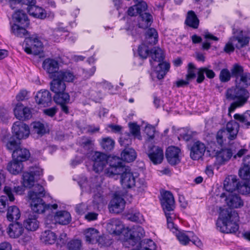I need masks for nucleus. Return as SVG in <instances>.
I'll list each match as a JSON object with an SVG mask.
<instances>
[{
	"label": "nucleus",
	"mask_w": 250,
	"mask_h": 250,
	"mask_svg": "<svg viewBox=\"0 0 250 250\" xmlns=\"http://www.w3.org/2000/svg\"><path fill=\"white\" fill-rule=\"evenodd\" d=\"M106 228L110 233L119 235L122 232L123 226L119 219L113 218L107 223Z\"/></svg>",
	"instance_id": "bb28decb"
},
{
	"label": "nucleus",
	"mask_w": 250,
	"mask_h": 250,
	"mask_svg": "<svg viewBox=\"0 0 250 250\" xmlns=\"http://www.w3.org/2000/svg\"><path fill=\"white\" fill-rule=\"evenodd\" d=\"M24 230L23 226L19 222L10 224L6 229L7 233L12 238H19L23 233Z\"/></svg>",
	"instance_id": "aec40b11"
},
{
	"label": "nucleus",
	"mask_w": 250,
	"mask_h": 250,
	"mask_svg": "<svg viewBox=\"0 0 250 250\" xmlns=\"http://www.w3.org/2000/svg\"><path fill=\"white\" fill-rule=\"evenodd\" d=\"M21 217V212L19 208L12 206L8 208L6 214L7 219L10 221L18 220Z\"/></svg>",
	"instance_id": "4c0bfd02"
},
{
	"label": "nucleus",
	"mask_w": 250,
	"mask_h": 250,
	"mask_svg": "<svg viewBox=\"0 0 250 250\" xmlns=\"http://www.w3.org/2000/svg\"><path fill=\"white\" fill-rule=\"evenodd\" d=\"M192 232H188L187 233L184 232H179L176 236L180 243L183 245H187L190 240Z\"/></svg>",
	"instance_id": "3c124183"
},
{
	"label": "nucleus",
	"mask_w": 250,
	"mask_h": 250,
	"mask_svg": "<svg viewBox=\"0 0 250 250\" xmlns=\"http://www.w3.org/2000/svg\"><path fill=\"white\" fill-rule=\"evenodd\" d=\"M228 206L232 208H238L243 206V202L241 198L236 194L229 193L226 198Z\"/></svg>",
	"instance_id": "c756f323"
},
{
	"label": "nucleus",
	"mask_w": 250,
	"mask_h": 250,
	"mask_svg": "<svg viewBox=\"0 0 250 250\" xmlns=\"http://www.w3.org/2000/svg\"><path fill=\"white\" fill-rule=\"evenodd\" d=\"M54 218L56 223L62 225H66L71 221L70 214L64 210L57 211Z\"/></svg>",
	"instance_id": "c85d7f7f"
},
{
	"label": "nucleus",
	"mask_w": 250,
	"mask_h": 250,
	"mask_svg": "<svg viewBox=\"0 0 250 250\" xmlns=\"http://www.w3.org/2000/svg\"><path fill=\"white\" fill-rule=\"evenodd\" d=\"M13 18L18 22L21 24L28 21L26 14L21 10H19L13 15Z\"/></svg>",
	"instance_id": "8fccbe9b"
},
{
	"label": "nucleus",
	"mask_w": 250,
	"mask_h": 250,
	"mask_svg": "<svg viewBox=\"0 0 250 250\" xmlns=\"http://www.w3.org/2000/svg\"><path fill=\"white\" fill-rule=\"evenodd\" d=\"M165 215L167 219V228L173 233H176L178 231V228L176 226L174 225L172 221V217H171L170 213H166Z\"/></svg>",
	"instance_id": "680f3d73"
},
{
	"label": "nucleus",
	"mask_w": 250,
	"mask_h": 250,
	"mask_svg": "<svg viewBox=\"0 0 250 250\" xmlns=\"http://www.w3.org/2000/svg\"><path fill=\"white\" fill-rule=\"evenodd\" d=\"M42 67L49 74L50 78H52L59 72V62L55 59L47 58L43 62Z\"/></svg>",
	"instance_id": "dca6fc26"
},
{
	"label": "nucleus",
	"mask_w": 250,
	"mask_h": 250,
	"mask_svg": "<svg viewBox=\"0 0 250 250\" xmlns=\"http://www.w3.org/2000/svg\"><path fill=\"white\" fill-rule=\"evenodd\" d=\"M35 100L38 104L43 107L49 106L52 103L51 94L47 90H41L37 93Z\"/></svg>",
	"instance_id": "2eb2a0df"
},
{
	"label": "nucleus",
	"mask_w": 250,
	"mask_h": 250,
	"mask_svg": "<svg viewBox=\"0 0 250 250\" xmlns=\"http://www.w3.org/2000/svg\"><path fill=\"white\" fill-rule=\"evenodd\" d=\"M55 75L64 83H72L76 79L73 71L70 69L61 70Z\"/></svg>",
	"instance_id": "473e14b6"
},
{
	"label": "nucleus",
	"mask_w": 250,
	"mask_h": 250,
	"mask_svg": "<svg viewBox=\"0 0 250 250\" xmlns=\"http://www.w3.org/2000/svg\"><path fill=\"white\" fill-rule=\"evenodd\" d=\"M24 43V49L27 54L38 55L42 52V43L37 38H26Z\"/></svg>",
	"instance_id": "423d86ee"
},
{
	"label": "nucleus",
	"mask_w": 250,
	"mask_h": 250,
	"mask_svg": "<svg viewBox=\"0 0 250 250\" xmlns=\"http://www.w3.org/2000/svg\"><path fill=\"white\" fill-rule=\"evenodd\" d=\"M81 246V241L78 239L71 240L66 246L68 250H80Z\"/></svg>",
	"instance_id": "13d9d810"
},
{
	"label": "nucleus",
	"mask_w": 250,
	"mask_h": 250,
	"mask_svg": "<svg viewBox=\"0 0 250 250\" xmlns=\"http://www.w3.org/2000/svg\"><path fill=\"white\" fill-rule=\"evenodd\" d=\"M135 175L131 171L128 167H126L125 169L121 176V183L124 188H131L135 186L136 178Z\"/></svg>",
	"instance_id": "9d476101"
},
{
	"label": "nucleus",
	"mask_w": 250,
	"mask_h": 250,
	"mask_svg": "<svg viewBox=\"0 0 250 250\" xmlns=\"http://www.w3.org/2000/svg\"><path fill=\"white\" fill-rule=\"evenodd\" d=\"M11 31L16 36L20 38L25 37L26 38L28 35L27 31L25 28L16 24L11 26Z\"/></svg>",
	"instance_id": "c03bdc74"
},
{
	"label": "nucleus",
	"mask_w": 250,
	"mask_h": 250,
	"mask_svg": "<svg viewBox=\"0 0 250 250\" xmlns=\"http://www.w3.org/2000/svg\"><path fill=\"white\" fill-rule=\"evenodd\" d=\"M235 84L238 86H241L246 89L250 85V73L244 72L240 77L235 80Z\"/></svg>",
	"instance_id": "58836bf2"
},
{
	"label": "nucleus",
	"mask_w": 250,
	"mask_h": 250,
	"mask_svg": "<svg viewBox=\"0 0 250 250\" xmlns=\"http://www.w3.org/2000/svg\"><path fill=\"white\" fill-rule=\"evenodd\" d=\"M45 195L43 187L39 184L35 185L33 190L28 192L31 209L34 213H42L50 208V204H46L42 198Z\"/></svg>",
	"instance_id": "20e7f679"
},
{
	"label": "nucleus",
	"mask_w": 250,
	"mask_h": 250,
	"mask_svg": "<svg viewBox=\"0 0 250 250\" xmlns=\"http://www.w3.org/2000/svg\"><path fill=\"white\" fill-rule=\"evenodd\" d=\"M149 50L148 47L145 45H142L138 47V54L139 56L143 59H146L148 55Z\"/></svg>",
	"instance_id": "e2e57ef3"
},
{
	"label": "nucleus",
	"mask_w": 250,
	"mask_h": 250,
	"mask_svg": "<svg viewBox=\"0 0 250 250\" xmlns=\"http://www.w3.org/2000/svg\"><path fill=\"white\" fill-rule=\"evenodd\" d=\"M127 217L131 221L140 222L142 218V215L139 212L136 211L133 213L128 214Z\"/></svg>",
	"instance_id": "0e129e2a"
},
{
	"label": "nucleus",
	"mask_w": 250,
	"mask_h": 250,
	"mask_svg": "<svg viewBox=\"0 0 250 250\" xmlns=\"http://www.w3.org/2000/svg\"><path fill=\"white\" fill-rule=\"evenodd\" d=\"M206 146L204 143L197 141L195 142L190 148V156L193 160H198L204 154Z\"/></svg>",
	"instance_id": "6ab92c4d"
},
{
	"label": "nucleus",
	"mask_w": 250,
	"mask_h": 250,
	"mask_svg": "<svg viewBox=\"0 0 250 250\" xmlns=\"http://www.w3.org/2000/svg\"><path fill=\"white\" fill-rule=\"evenodd\" d=\"M12 135L17 140L27 138L30 134V128L27 125L21 121L15 122L12 126Z\"/></svg>",
	"instance_id": "0eeeda50"
},
{
	"label": "nucleus",
	"mask_w": 250,
	"mask_h": 250,
	"mask_svg": "<svg viewBox=\"0 0 250 250\" xmlns=\"http://www.w3.org/2000/svg\"><path fill=\"white\" fill-rule=\"evenodd\" d=\"M12 155L13 159L24 162L30 157V153L27 149L20 146L13 151Z\"/></svg>",
	"instance_id": "cd10ccee"
},
{
	"label": "nucleus",
	"mask_w": 250,
	"mask_h": 250,
	"mask_svg": "<svg viewBox=\"0 0 250 250\" xmlns=\"http://www.w3.org/2000/svg\"><path fill=\"white\" fill-rule=\"evenodd\" d=\"M185 24L193 29L198 28L199 25V20L193 11L190 10L188 12Z\"/></svg>",
	"instance_id": "2f4dec72"
},
{
	"label": "nucleus",
	"mask_w": 250,
	"mask_h": 250,
	"mask_svg": "<svg viewBox=\"0 0 250 250\" xmlns=\"http://www.w3.org/2000/svg\"><path fill=\"white\" fill-rule=\"evenodd\" d=\"M239 175L244 180L250 179V167L244 166L239 169Z\"/></svg>",
	"instance_id": "052dcab7"
},
{
	"label": "nucleus",
	"mask_w": 250,
	"mask_h": 250,
	"mask_svg": "<svg viewBox=\"0 0 250 250\" xmlns=\"http://www.w3.org/2000/svg\"><path fill=\"white\" fill-rule=\"evenodd\" d=\"M232 155L233 153L231 149L222 148L215 153L217 162L220 165H224L230 160Z\"/></svg>",
	"instance_id": "5701e85b"
},
{
	"label": "nucleus",
	"mask_w": 250,
	"mask_h": 250,
	"mask_svg": "<svg viewBox=\"0 0 250 250\" xmlns=\"http://www.w3.org/2000/svg\"><path fill=\"white\" fill-rule=\"evenodd\" d=\"M22 162L13 159L7 165V170L12 174L17 175L21 172L23 169Z\"/></svg>",
	"instance_id": "72a5a7b5"
},
{
	"label": "nucleus",
	"mask_w": 250,
	"mask_h": 250,
	"mask_svg": "<svg viewBox=\"0 0 250 250\" xmlns=\"http://www.w3.org/2000/svg\"><path fill=\"white\" fill-rule=\"evenodd\" d=\"M125 201L124 199L115 194L114 197L110 202V208L113 212L119 213L122 212L125 207Z\"/></svg>",
	"instance_id": "b1692460"
},
{
	"label": "nucleus",
	"mask_w": 250,
	"mask_h": 250,
	"mask_svg": "<svg viewBox=\"0 0 250 250\" xmlns=\"http://www.w3.org/2000/svg\"><path fill=\"white\" fill-rule=\"evenodd\" d=\"M100 145L105 151H111L114 147L115 142L111 138L105 137L102 139Z\"/></svg>",
	"instance_id": "a18cd8bd"
},
{
	"label": "nucleus",
	"mask_w": 250,
	"mask_h": 250,
	"mask_svg": "<svg viewBox=\"0 0 250 250\" xmlns=\"http://www.w3.org/2000/svg\"><path fill=\"white\" fill-rule=\"evenodd\" d=\"M239 130V124L235 120L229 122L225 127L220 129L216 135L217 143L221 146L230 144L236 139Z\"/></svg>",
	"instance_id": "39448f33"
},
{
	"label": "nucleus",
	"mask_w": 250,
	"mask_h": 250,
	"mask_svg": "<svg viewBox=\"0 0 250 250\" xmlns=\"http://www.w3.org/2000/svg\"><path fill=\"white\" fill-rule=\"evenodd\" d=\"M195 68V66L192 63L190 62L188 64V73L186 75V78L189 82L193 80L196 77Z\"/></svg>",
	"instance_id": "bf43d9fd"
},
{
	"label": "nucleus",
	"mask_w": 250,
	"mask_h": 250,
	"mask_svg": "<svg viewBox=\"0 0 250 250\" xmlns=\"http://www.w3.org/2000/svg\"><path fill=\"white\" fill-rule=\"evenodd\" d=\"M238 184L239 182H237L236 178H232L231 180H229V182L225 180L224 186L227 191L229 192H232L237 190Z\"/></svg>",
	"instance_id": "49530a36"
},
{
	"label": "nucleus",
	"mask_w": 250,
	"mask_h": 250,
	"mask_svg": "<svg viewBox=\"0 0 250 250\" xmlns=\"http://www.w3.org/2000/svg\"><path fill=\"white\" fill-rule=\"evenodd\" d=\"M38 215L32 212L23 221L24 227L28 231L36 230L39 227V222L37 220Z\"/></svg>",
	"instance_id": "412c9836"
},
{
	"label": "nucleus",
	"mask_w": 250,
	"mask_h": 250,
	"mask_svg": "<svg viewBox=\"0 0 250 250\" xmlns=\"http://www.w3.org/2000/svg\"><path fill=\"white\" fill-rule=\"evenodd\" d=\"M47 129L44 125L40 122H36L33 124V131L35 133L42 136L47 132Z\"/></svg>",
	"instance_id": "09e8293b"
},
{
	"label": "nucleus",
	"mask_w": 250,
	"mask_h": 250,
	"mask_svg": "<svg viewBox=\"0 0 250 250\" xmlns=\"http://www.w3.org/2000/svg\"><path fill=\"white\" fill-rule=\"evenodd\" d=\"M91 160L93 162V170L96 173L103 171L107 163L108 157L105 154L99 151L92 153Z\"/></svg>",
	"instance_id": "6e6552de"
},
{
	"label": "nucleus",
	"mask_w": 250,
	"mask_h": 250,
	"mask_svg": "<svg viewBox=\"0 0 250 250\" xmlns=\"http://www.w3.org/2000/svg\"><path fill=\"white\" fill-rule=\"evenodd\" d=\"M67 241V235L66 233H61L57 241V245L58 247L60 246V248L62 247L66 244Z\"/></svg>",
	"instance_id": "69168bd1"
},
{
	"label": "nucleus",
	"mask_w": 250,
	"mask_h": 250,
	"mask_svg": "<svg viewBox=\"0 0 250 250\" xmlns=\"http://www.w3.org/2000/svg\"><path fill=\"white\" fill-rule=\"evenodd\" d=\"M235 120L239 122L242 127L248 128L250 126V110H247L243 114H235L233 116Z\"/></svg>",
	"instance_id": "7c9ffc66"
},
{
	"label": "nucleus",
	"mask_w": 250,
	"mask_h": 250,
	"mask_svg": "<svg viewBox=\"0 0 250 250\" xmlns=\"http://www.w3.org/2000/svg\"><path fill=\"white\" fill-rule=\"evenodd\" d=\"M84 235L85 241L88 244H94L96 243L100 244L101 240L103 237L100 235L99 231L94 228H89L84 231Z\"/></svg>",
	"instance_id": "a211bd4d"
},
{
	"label": "nucleus",
	"mask_w": 250,
	"mask_h": 250,
	"mask_svg": "<svg viewBox=\"0 0 250 250\" xmlns=\"http://www.w3.org/2000/svg\"><path fill=\"white\" fill-rule=\"evenodd\" d=\"M128 233H129V237L127 239V242L132 246H134L139 242L141 238L145 235L144 229L141 226L134 227L132 230L128 231Z\"/></svg>",
	"instance_id": "4468645a"
},
{
	"label": "nucleus",
	"mask_w": 250,
	"mask_h": 250,
	"mask_svg": "<svg viewBox=\"0 0 250 250\" xmlns=\"http://www.w3.org/2000/svg\"><path fill=\"white\" fill-rule=\"evenodd\" d=\"M52 81L50 82V90L55 94L64 92L66 89V84L64 82L55 75L52 78Z\"/></svg>",
	"instance_id": "a878e982"
},
{
	"label": "nucleus",
	"mask_w": 250,
	"mask_h": 250,
	"mask_svg": "<svg viewBox=\"0 0 250 250\" xmlns=\"http://www.w3.org/2000/svg\"><path fill=\"white\" fill-rule=\"evenodd\" d=\"M145 132L147 136L146 142H151L154 138L155 132L154 127L151 125L148 124L146 126Z\"/></svg>",
	"instance_id": "864d4df0"
},
{
	"label": "nucleus",
	"mask_w": 250,
	"mask_h": 250,
	"mask_svg": "<svg viewBox=\"0 0 250 250\" xmlns=\"http://www.w3.org/2000/svg\"><path fill=\"white\" fill-rule=\"evenodd\" d=\"M136 156L135 150L132 148H125L121 153L122 160L128 163L134 161Z\"/></svg>",
	"instance_id": "e433bc0d"
},
{
	"label": "nucleus",
	"mask_w": 250,
	"mask_h": 250,
	"mask_svg": "<svg viewBox=\"0 0 250 250\" xmlns=\"http://www.w3.org/2000/svg\"><path fill=\"white\" fill-rule=\"evenodd\" d=\"M152 21V16L149 13L145 12L138 17L139 27L146 29L151 25Z\"/></svg>",
	"instance_id": "f704fd0d"
},
{
	"label": "nucleus",
	"mask_w": 250,
	"mask_h": 250,
	"mask_svg": "<svg viewBox=\"0 0 250 250\" xmlns=\"http://www.w3.org/2000/svg\"><path fill=\"white\" fill-rule=\"evenodd\" d=\"M231 77L230 71L227 68H224L221 70L219 77L222 83H226L230 80Z\"/></svg>",
	"instance_id": "6e6d98bb"
},
{
	"label": "nucleus",
	"mask_w": 250,
	"mask_h": 250,
	"mask_svg": "<svg viewBox=\"0 0 250 250\" xmlns=\"http://www.w3.org/2000/svg\"><path fill=\"white\" fill-rule=\"evenodd\" d=\"M22 184L24 187L31 188L34 186L35 178L33 174L29 172H24L22 175Z\"/></svg>",
	"instance_id": "37998d69"
},
{
	"label": "nucleus",
	"mask_w": 250,
	"mask_h": 250,
	"mask_svg": "<svg viewBox=\"0 0 250 250\" xmlns=\"http://www.w3.org/2000/svg\"><path fill=\"white\" fill-rule=\"evenodd\" d=\"M230 71L232 77L234 78L235 80L240 77L244 73L243 67L238 63H234Z\"/></svg>",
	"instance_id": "de8ad7c7"
},
{
	"label": "nucleus",
	"mask_w": 250,
	"mask_h": 250,
	"mask_svg": "<svg viewBox=\"0 0 250 250\" xmlns=\"http://www.w3.org/2000/svg\"><path fill=\"white\" fill-rule=\"evenodd\" d=\"M147 155L150 161L155 165L161 163L164 158L163 149L155 146L148 147Z\"/></svg>",
	"instance_id": "9b49d317"
},
{
	"label": "nucleus",
	"mask_w": 250,
	"mask_h": 250,
	"mask_svg": "<svg viewBox=\"0 0 250 250\" xmlns=\"http://www.w3.org/2000/svg\"><path fill=\"white\" fill-rule=\"evenodd\" d=\"M161 195V204L165 214L173 211L175 208V201L172 193L165 191Z\"/></svg>",
	"instance_id": "1a4fd4ad"
},
{
	"label": "nucleus",
	"mask_w": 250,
	"mask_h": 250,
	"mask_svg": "<svg viewBox=\"0 0 250 250\" xmlns=\"http://www.w3.org/2000/svg\"><path fill=\"white\" fill-rule=\"evenodd\" d=\"M152 60L150 62L154 68V72L158 80L164 78L170 68V64L163 62L165 56L163 51L159 47H153L150 51Z\"/></svg>",
	"instance_id": "7ed1b4c3"
},
{
	"label": "nucleus",
	"mask_w": 250,
	"mask_h": 250,
	"mask_svg": "<svg viewBox=\"0 0 250 250\" xmlns=\"http://www.w3.org/2000/svg\"><path fill=\"white\" fill-rule=\"evenodd\" d=\"M88 209L87 206L84 204L81 203L76 205L75 207L76 212L80 215L84 214Z\"/></svg>",
	"instance_id": "338daca9"
},
{
	"label": "nucleus",
	"mask_w": 250,
	"mask_h": 250,
	"mask_svg": "<svg viewBox=\"0 0 250 250\" xmlns=\"http://www.w3.org/2000/svg\"><path fill=\"white\" fill-rule=\"evenodd\" d=\"M130 132L133 136L136 137L139 140L142 139V136L140 133V127L136 123H129L128 124Z\"/></svg>",
	"instance_id": "603ef678"
},
{
	"label": "nucleus",
	"mask_w": 250,
	"mask_h": 250,
	"mask_svg": "<svg viewBox=\"0 0 250 250\" xmlns=\"http://www.w3.org/2000/svg\"><path fill=\"white\" fill-rule=\"evenodd\" d=\"M53 98L55 102L59 104H67L70 101L69 95L64 91L56 94Z\"/></svg>",
	"instance_id": "79ce46f5"
},
{
	"label": "nucleus",
	"mask_w": 250,
	"mask_h": 250,
	"mask_svg": "<svg viewBox=\"0 0 250 250\" xmlns=\"http://www.w3.org/2000/svg\"><path fill=\"white\" fill-rule=\"evenodd\" d=\"M14 112L16 118L20 121L28 120L32 117L30 109L27 107H23V105L21 103L17 104Z\"/></svg>",
	"instance_id": "f3484780"
},
{
	"label": "nucleus",
	"mask_w": 250,
	"mask_h": 250,
	"mask_svg": "<svg viewBox=\"0 0 250 250\" xmlns=\"http://www.w3.org/2000/svg\"><path fill=\"white\" fill-rule=\"evenodd\" d=\"M219 217L216 221L217 229L223 233H234L239 229L238 213L230 209L220 208Z\"/></svg>",
	"instance_id": "f257e3e1"
},
{
	"label": "nucleus",
	"mask_w": 250,
	"mask_h": 250,
	"mask_svg": "<svg viewBox=\"0 0 250 250\" xmlns=\"http://www.w3.org/2000/svg\"><path fill=\"white\" fill-rule=\"evenodd\" d=\"M126 167L123 165V163L121 161L118 162L117 164L110 165L109 167L105 169V174L109 177H112L115 175H122V173L125 169Z\"/></svg>",
	"instance_id": "393cba45"
},
{
	"label": "nucleus",
	"mask_w": 250,
	"mask_h": 250,
	"mask_svg": "<svg viewBox=\"0 0 250 250\" xmlns=\"http://www.w3.org/2000/svg\"><path fill=\"white\" fill-rule=\"evenodd\" d=\"M225 96L228 100L233 101L229 107L230 114L234 112L236 108L243 106L247 102L250 93L246 88L235 84V86L227 90Z\"/></svg>",
	"instance_id": "f03ea898"
},
{
	"label": "nucleus",
	"mask_w": 250,
	"mask_h": 250,
	"mask_svg": "<svg viewBox=\"0 0 250 250\" xmlns=\"http://www.w3.org/2000/svg\"><path fill=\"white\" fill-rule=\"evenodd\" d=\"M238 191L242 194H248L250 193V182L246 181L242 184H238Z\"/></svg>",
	"instance_id": "4d7b16f0"
},
{
	"label": "nucleus",
	"mask_w": 250,
	"mask_h": 250,
	"mask_svg": "<svg viewBox=\"0 0 250 250\" xmlns=\"http://www.w3.org/2000/svg\"><path fill=\"white\" fill-rule=\"evenodd\" d=\"M5 194L7 196L10 202H13L15 200L14 195L13 194V190L12 188L9 186H5L3 189Z\"/></svg>",
	"instance_id": "774afa93"
},
{
	"label": "nucleus",
	"mask_w": 250,
	"mask_h": 250,
	"mask_svg": "<svg viewBox=\"0 0 250 250\" xmlns=\"http://www.w3.org/2000/svg\"><path fill=\"white\" fill-rule=\"evenodd\" d=\"M41 240L45 244L52 245L56 241L57 235L51 230H45L42 233Z\"/></svg>",
	"instance_id": "c9c22d12"
},
{
	"label": "nucleus",
	"mask_w": 250,
	"mask_h": 250,
	"mask_svg": "<svg viewBox=\"0 0 250 250\" xmlns=\"http://www.w3.org/2000/svg\"><path fill=\"white\" fill-rule=\"evenodd\" d=\"M15 137L10 133L4 134L1 138L2 142L5 144L6 148L11 151H13L21 146L20 140L16 141Z\"/></svg>",
	"instance_id": "4be33fe9"
},
{
	"label": "nucleus",
	"mask_w": 250,
	"mask_h": 250,
	"mask_svg": "<svg viewBox=\"0 0 250 250\" xmlns=\"http://www.w3.org/2000/svg\"><path fill=\"white\" fill-rule=\"evenodd\" d=\"M29 1V3L25 4L28 6L27 10L29 14L35 18L41 19H45L47 15L45 10L35 5V0H33L32 1H30V0Z\"/></svg>",
	"instance_id": "ddd939ff"
},
{
	"label": "nucleus",
	"mask_w": 250,
	"mask_h": 250,
	"mask_svg": "<svg viewBox=\"0 0 250 250\" xmlns=\"http://www.w3.org/2000/svg\"><path fill=\"white\" fill-rule=\"evenodd\" d=\"M181 150L174 146H170L166 150V158L171 165H176L180 162V156Z\"/></svg>",
	"instance_id": "f8f14e48"
},
{
	"label": "nucleus",
	"mask_w": 250,
	"mask_h": 250,
	"mask_svg": "<svg viewBox=\"0 0 250 250\" xmlns=\"http://www.w3.org/2000/svg\"><path fill=\"white\" fill-rule=\"evenodd\" d=\"M94 140L90 138L84 137L82 139L81 146L87 151H92L94 146Z\"/></svg>",
	"instance_id": "5fc2aeb1"
},
{
	"label": "nucleus",
	"mask_w": 250,
	"mask_h": 250,
	"mask_svg": "<svg viewBox=\"0 0 250 250\" xmlns=\"http://www.w3.org/2000/svg\"><path fill=\"white\" fill-rule=\"evenodd\" d=\"M231 41L234 42L235 47L240 49L248 45L250 41L249 38L243 36H232Z\"/></svg>",
	"instance_id": "ea45409f"
},
{
	"label": "nucleus",
	"mask_w": 250,
	"mask_h": 250,
	"mask_svg": "<svg viewBox=\"0 0 250 250\" xmlns=\"http://www.w3.org/2000/svg\"><path fill=\"white\" fill-rule=\"evenodd\" d=\"M158 33L153 28L148 29L146 33V38L147 43L155 44L158 42Z\"/></svg>",
	"instance_id": "a19ab883"
}]
</instances>
